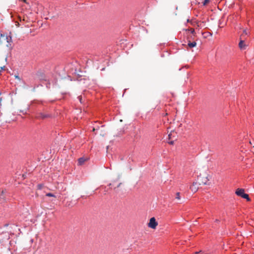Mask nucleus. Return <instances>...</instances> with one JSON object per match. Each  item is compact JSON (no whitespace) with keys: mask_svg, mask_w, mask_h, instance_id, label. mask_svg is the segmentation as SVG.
<instances>
[{"mask_svg":"<svg viewBox=\"0 0 254 254\" xmlns=\"http://www.w3.org/2000/svg\"><path fill=\"white\" fill-rule=\"evenodd\" d=\"M4 67H5V66H3V67H1V69H3V68H4Z\"/></svg>","mask_w":254,"mask_h":254,"instance_id":"nucleus-28","label":"nucleus"},{"mask_svg":"<svg viewBox=\"0 0 254 254\" xmlns=\"http://www.w3.org/2000/svg\"><path fill=\"white\" fill-rule=\"evenodd\" d=\"M242 198H245V199H246L248 201H250V198L249 196V195L247 193H244L242 196Z\"/></svg>","mask_w":254,"mask_h":254,"instance_id":"nucleus-10","label":"nucleus"},{"mask_svg":"<svg viewBox=\"0 0 254 254\" xmlns=\"http://www.w3.org/2000/svg\"><path fill=\"white\" fill-rule=\"evenodd\" d=\"M86 159L84 157H80L78 160V163L79 165H82L86 161Z\"/></svg>","mask_w":254,"mask_h":254,"instance_id":"nucleus-7","label":"nucleus"},{"mask_svg":"<svg viewBox=\"0 0 254 254\" xmlns=\"http://www.w3.org/2000/svg\"><path fill=\"white\" fill-rule=\"evenodd\" d=\"M78 99L79 101H80V102L81 103H82V101H81L82 98H81V96H78Z\"/></svg>","mask_w":254,"mask_h":254,"instance_id":"nucleus-20","label":"nucleus"},{"mask_svg":"<svg viewBox=\"0 0 254 254\" xmlns=\"http://www.w3.org/2000/svg\"><path fill=\"white\" fill-rule=\"evenodd\" d=\"M191 33H192V34H194V33H195L194 30V29H192V30H191Z\"/></svg>","mask_w":254,"mask_h":254,"instance_id":"nucleus-21","label":"nucleus"},{"mask_svg":"<svg viewBox=\"0 0 254 254\" xmlns=\"http://www.w3.org/2000/svg\"><path fill=\"white\" fill-rule=\"evenodd\" d=\"M29 106L27 107V109L25 110H20V112L22 113L23 114H26L27 113V111L29 110Z\"/></svg>","mask_w":254,"mask_h":254,"instance_id":"nucleus-12","label":"nucleus"},{"mask_svg":"<svg viewBox=\"0 0 254 254\" xmlns=\"http://www.w3.org/2000/svg\"><path fill=\"white\" fill-rule=\"evenodd\" d=\"M51 117V115L48 113H44L41 112V109H38L36 113V118L38 119H46Z\"/></svg>","mask_w":254,"mask_h":254,"instance_id":"nucleus-2","label":"nucleus"},{"mask_svg":"<svg viewBox=\"0 0 254 254\" xmlns=\"http://www.w3.org/2000/svg\"><path fill=\"white\" fill-rule=\"evenodd\" d=\"M4 67H5V66H3V67H1V69H3V68H4Z\"/></svg>","mask_w":254,"mask_h":254,"instance_id":"nucleus-29","label":"nucleus"},{"mask_svg":"<svg viewBox=\"0 0 254 254\" xmlns=\"http://www.w3.org/2000/svg\"><path fill=\"white\" fill-rule=\"evenodd\" d=\"M195 254H207L204 253L203 252L200 251L199 252H195Z\"/></svg>","mask_w":254,"mask_h":254,"instance_id":"nucleus-16","label":"nucleus"},{"mask_svg":"<svg viewBox=\"0 0 254 254\" xmlns=\"http://www.w3.org/2000/svg\"><path fill=\"white\" fill-rule=\"evenodd\" d=\"M49 84H47V85H46L47 87H48V88L49 87Z\"/></svg>","mask_w":254,"mask_h":254,"instance_id":"nucleus-24","label":"nucleus"},{"mask_svg":"<svg viewBox=\"0 0 254 254\" xmlns=\"http://www.w3.org/2000/svg\"><path fill=\"white\" fill-rule=\"evenodd\" d=\"M176 132L175 131H171L168 135V139L169 140H170L172 139V136H173V137H174V134H175Z\"/></svg>","mask_w":254,"mask_h":254,"instance_id":"nucleus-11","label":"nucleus"},{"mask_svg":"<svg viewBox=\"0 0 254 254\" xmlns=\"http://www.w3.org/2000/svg\"><path fill=\"white\" fill-rule=\"evenodd\" d=\"M215 221H216V222H218L219 221V220H218V219H216V220H215Z\"/></svg>","mask_w":254,"mask_h":254,"instance_id":"nucleus-25","label":"nucleus"},{"mask_svg":"<svg viewBox=\"0 0 254 254\" xmlns=\"http://www.w3.org/2000/svg\"><path fill=\"white\" fill-rule=\"evenodd\" d=\"M208 176H202L200 174L197 176V181L199 185H206L207 182L209 180Z\"/></svg>","mask_w":254,"mask_h":254,"instance_id":"nucleus-1","label":"nucleus"},{"mask_svg":"<svg viewBox=\"0 0 254 254\" xmlns=\"http://www.w3.org/2000/svg\"><path fill=\"white\" fill-rule=\"evenodd\" d=\"M174 140H169L168 141V143L170 144H174Z\"/></svg>","mask_w":254,"mask_h":254,"instance_id":"nucleus-18","label":"nucleus"},{"mask_svg":"<svg viewBox=\"0 0 254 254\" xmlns=\"http://www.w3.org/2000/svg\"><path fill=\"white\" fill-rule=\"evenodd\" d=\"M1 94V92H0V95Z\"/></svg>","mask_w":254,"mask_h":254,"instance_id":"nucleus-32","label":"nucleus"},{"mask_svg":"<svg viewBox=\"0 0 254 254\" xmlns=\"http://www.w3.org/2000/svg\"><path fill=\"white\" fill-rule=\"evenodd\" d=\"M209 0H204L203 2V5H205L207 3L209 2Z\"/></svg>","mask_w":254,"mask_h":254,"instance_id":"nucleus-17","label":"nucleus"},{"mask_svg":"<svg viewBox=\"0 0 254 254\" xmlns=\"http://www.w3.org/2000/svg\"><path fill=\"white\" fill-rule=\"evenodd\" d=\"M14 77H15V78L16 79H18V80H21V79H20V78L19 77V76L18 75H14Z\"/></svg>","mask_w":254,"mask_h":254,"instance_id":"nucleus-19","label":"nucleus"},{"mask_svg":"<svg viewBox=\"0 0 254 254\" xmlns=\"http://www.w3.org/2000/svg\"><path fill=\"white\" fill-rule=\"evenodd\" d=\"M248 32H247V30L246 29H244L243 30V34H242V36L243 35H248Z\"/></svg>","mask_w":254,"mask_h":254,"instance_id":"nucleus-15","label":"nucleus"},{"mask_svg":"<svg viewBox=\"0 0 254 254\" xmlns=\"http://www.w3.org/2000/svg\"><path fill=\"white\" fill-rule=\"evenodd\" d=\"M121 185V183H119V184L117 186V187H120Z\"/></svg>","mask_w":254,"mask_h":254,"instance_id":"nucleus-23","label":"nucleus"},{"mask_svg":"<svg viewBox=\"0 0 254 254\" xmlns=\"http://www.w3.org/2000/svg\"><path fill=\"white\" fill-rule=\"evenodd\" d=\"M6 42L8 44L6 45L7 47H10L11 46V43H12V37L10 35L7 36L6 37Z\"/></svg>","mask_w":254,"mask_h":254,"instance_id":"nucleus-6","label":"nucleus"},{"mask_svg":"<svg viewBox=\"0 0 254 254\" xmlns=\"http://www.w3.org/2000/svg\"><path fill=\"white\" fill-rule=\"evenodd\" d=\"M46 196H51V197H55V195L53 193H47L46 194Z\"/></svg>","mask_w":254,"mask_h":254,"instance_id":"nucleus-13","label":"nucleus"},{"mask_svg":"<svg viewBox=\"0 0 254 254\" xmlns=\"http://www.w3.org/2000/svg\"><path fill=\"white\" fill-rule=\"evenodd\" d=\"M188 45L190 48H193L196 46V43L195 42H191L190 41L188 42Z\"/></svg>","mask_w":254,"mask_h":254,"instance_id":"nucleus-9","label":"nucleus"},{"mask_svg":"<svg viewBox=\"0 0 254 254\" xmlns=\"http://www.w3.org/2000/svg\"><path fill=\"white\" fill-rule=\"evenodd\" d=\"M81 197L83 198H86V197H85L84 195H81Z\"/></svg>","mask_w":254,"mask_h":254,"instance_id":"nucleus-22","label":"nucleus"},{"mask_svg":"<svg viewBox=\"0 0 254 254\" xmlns=\"http://www.w3.org/2000/svg\"><path fill=\"white\" fill-rule=\"evenodd\" d=\"M13 226H14V225H11L10 227H11V228H12V227H13Z\"/></svg>","mask_w":254,"mask_h":254,"instance_id":"nucleus-26","label":"nucleus"},{"mask_svg":"<svg viewBox=\"0 0 254 254\" xmlns=\"http://www.w3.org/2000/svg\"><path fill=\"white\" fill-rule=\"evenodd\" d=\"M176 198L178 199V200H180L181 197H180V192H177L176 193Z\"/></svg>","mask_w":254,"mask_h":254,"instance_id":"nucleus-14","label":"nucleus"},{"mask_svg":"<svg viewBox=\"0 0 254 254\" xmlns=\"http://www.w3.org/2000/svg\"><path fill=\"white\" fill-rule=\"evenodd\" d=\"M4 226H8V224H5V225H4Z\"/></svg>","mask_w":254,"mask_h":254,"instance_id":"nucleus-27","label":"nucleus"},{"mask_svg":"<svg viewBox=\"0 0 254 254\" xmlns=\"http://www.w3.org/2000/svg\"><path fill=\"white\" fill-rule=\"evenodd\" d=\"M4 67H5V66H3V67H1V69H3V68H4Z\"/></svg>","mask_w":254,"mask_h":254,"instance_id":"nucleus-30","label":"nucleus"},{"mask_svg":"<svg viewBox=\"0 0 254 254\" xmlns=\"http://www.w3.org/2000/svg\"><path fill=\"white\" fill-rule=\"evenodd\" d=\"M158 223L156 222L155 218L154 217L151 218L148 223V227L152 229H155Z\"/></svg>","mask_w":254,"mask_h":254,"instance_id":"nucleus-3","label":"nucleus"},{"mask_svg":"<svg viewBox=\"0 0 254 254\" xmlns=\"http://www.w3.org/2000/svg\"><path fill=\"white\" fill-rule=\"evenodd\" d=\"M244 41L243 40H241L239 43V47L241 49H245L246 47V45L244 44Z\"/></svg>","mask_w":254,"mask_h":254,"instance_id":"nucleus-8","label":"nucleus"},{"mask_svg":"<svg viewBox=\"0 0 254 254\" xmlns=\"http://www.w3.org/2000/svg\"><path fill=\"white\" fill-rule=\"evenodd\" d=\"M199 185L197 181L193 182L192 185L190 186V189L192 192H195L197 190Z\"/></svg>","mask_w":254,"mask_h":254,"instance_id":"nucleus-4","label":"nucleus"},{"mask_svg":"<svg viewBox=\"0 0 254 254\" xmlns=\"http://www.w3.org/2000/svg\"><path fill=\"white\" fill-rule=\"evenodd\" d=\"M23 1L25 2V0H23Z\"/></svg>","mask_w":254,"mask_h":254,"instance_id":"nucleus-31","label":"nucleus"},{"mask_svg":"<svg viewBox=\"0 0 254 254\" xmlns=\"http://www.w3.org/2000/svg\"><path fill=\"white\" fill-rule=\"evenodd\" d=\"M235 193L239 196H242L245 193V190L243 189H237L235 191Z\"/></svg>","mask_w":254,"mask_h":254,"instance_id":"nucleus-5","label":"nucleus"}]
</instances>
